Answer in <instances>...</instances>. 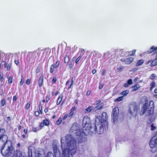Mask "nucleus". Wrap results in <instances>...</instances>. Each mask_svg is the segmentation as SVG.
I'll list each match as a JSON object with an SVG mask.
<instances>
[{"label":"nucleus","instance_id":"62","mask_svg":"<svg viewBox=\"0 0 157 157\" xmlns=\"http://www.w3.org/2000/svg\"><path fill=\"white\" fill-rule=\"evenodd\" d=\"M48 109L47 108H46L44 110V112L45 113H47L48 112Z\"/></svg>","mask_w":157,"mask_h":157},{"label":"nucleus","instance_id":"64","mask_svg":"<svg viewBox=\"0 0 157 157\" xmlns=\"http://www.w3.org/2000/svg\"><path fill=\"white\" fill-rule=\"evenodd\" d=\"M7 119L8 121H11V119L10 117H7Z\"/></svg>","mask_w":157,"mask_h":157},{"label":"nucleus","instance_id":"48","mask_svg":"<svg viewBox=\"0 0 157 157\" xmlns=\"http://www.w3.org/2000/svg\"><path fill=\"white\" fill-rule=\"evenodd\" d=\"M17 98L16 95H14L13 97V102L16 101L17 100Z\"/></svg>","mask_w":157,"mask_h":157},{"label":"nucleus","instance_id":"57","mask_svg":"<svg viewBox=\"0 0 157 157\" xmlns=\"http://www.w3.org/2000/svg\"><path fill=\"white\" fill-rule=\"evenodd\" d=\"M103 87V85L101 83H100L99 86V89H101Z\"/></svg>","mask_w":157,"mask_h":157},{"label":"nucleus","instance_id":"17","mask_svg":"<svg viewBox=\"0 0 157 157\" xmlns=\"http://www.w3.org/2000/svg\"><path fill=\"white\" fill-rule=\"evenodd\" d=\"M134 60V58L133 57H129L126 59V64H129L132 63Z\"/></svg>","mask_w":157,"mask_h":157},{"label":"nucleus","instance_id":"43","mask_svg":"<svg viewBox=\"0 0 157 157\" xmlns=\"http://www.w3.org/2000/svg\"><path fill=\"white\" fill-rule=\"evenodd\" d=\"M124 66H121L117 68V71L118 72L121 71L124 68Z\"/></svg>","mask_w":157,"mask_h":157},{"label":"nucleus","instance_id":"51","mask_svg":"<svg viewBox=\"0 0 157 157\" xmlns=\"http://www.w3.org/2000/svg\"><path fill=\"white\" fill-rule=\"evenodd\" d=\"M14 63L17 65H19V60H14Z\"/></svg>","mask_w":157,"mask_h":157},{"label":"nucleus","instance_id":"28","mask_svg":"<svg viewBox=\"0 0 157 157\" xmlns=\"http://www.w3.org/2000/svg\"><path fill=\"white\" fill-rule=\"evenodd\" d=\"M31 157H33V156L31 153ZM34 157H42V154L39 152L36 153L35 154Z\"/></svg>","mask_w":157,"mask_h":157},{"label":"nucleus","instance_id":"59","mask_svg":"<svg viewBox=\"0 0 157 157\" xmlns=\"http://www.w3.org/2000/svg\"><path fill=\"white\" fill-rule=\"evenodd\" d=\"M129 85L127 83H125L124 84V86L125 87H128V85Z\"/></svg>","mask_w":157,"mask_h":157},{"label":"nucleus","instance_id":"7","mask_svg":"<svg viewBox=\"0 0 157 157\" xmlns=\"http://www.w3.org/2000/svg\"><path fill=\"white\" fill-rule=\"evenodd\" d=\"M143 100L145 103L144 104L140 112V115L141 116L143 115L145 113L147 108L148 100L146 96H144L143 98Z\"/></svg>","mask_w":157,"mask_h":157},{"label":"nucleus","instance_id":"4","mask_svg":"<svg viewBox=\"0 0 157 157\" xmlns=\"http://www.w3.org/2000/svg\"><path fill=\"white\" fill-rule=\"evenodd\" d=\"M5 132V130L4 129H0V151H1V152L4 151L2 150L9 141L8 136L7 135L4 134Z\"/></svg>","mask_w":157,"mask_h":157},{"label":"nucleus","instance_id":"5","mask_svg":"<svg viewBox=\"0 0 157 157\" xmlns=\"http://www.w3.org/2000/svg\"><path fill=\"white\" fill-rule=\"evenodd\" d=\"M129 112L131 115L136 116L138 113V106L136 102L130 104Z\"/></svg>","mask_w":157,"mask_h":157},{"label":"nucleus","instance_id":"13","mask_svg":"<svg viewBox=\"0 0 157 157\" xmlns=\"http://www.w3.org/2000/svg\"><path fill=\"white\" fill-rule=\"evenodd\" d=\"M53 149L54 152L53 157H60V152L57 148V146H55L54 147Z\"/></svg>","mask_w":157,"mask_h":157},{"label":"nucleus","instance_id":"32","mask_svg":"<svg viewBox=\"0 0 157 157\" xmlns=\"http://www.w3.org/2000/svg\"><path fill=\"white\" fill-rule=\"evenodd\" d=\"M6 101L5 99H2L0 101V104L1 106H3L6 104Z\"/></svg>","mask_w":157,"mask_h":157},{"label":"nucleus","instance_id":"58","mask_svg":"<svg viewBox=\"0 0 157 157\" xmlns=\"http://www.w3.org/2000/svg\"><path fill=\"white\" fill-rule=\"evenodd\" d=\"M26 83L27 85L29 84V79H28L26 81Z\"/></svg>","mask_w":157,"mask_h":157},{"label":"nucleus","instance_id":"24","mask_svg":"<svg viewBox=\"0 0 157 157\" xmlns=\"http://www.w3.org/2000/svg\"><path fill=\"white\" fill-rule=\"evenodd\" d=\"M43 122L45 126H48L49 125V121L47 119L44 120Z\"/></svg>","mask_w":157,"mask_h":157},{"label":"nucleus","instance_id":"26","mask_svg":"<svg viewBox=\"0 0 157 157\" xmlns=\"http://www.w3.org/2000/svg\"><path fill=\"white\" fill-rule=\"evenodd\" d=\"M4 65L5 67L6 68L7 70V71L10 70L11 67L10 64L9 63L8 64V63L7 62H5L4 63Z\"/></svg>","mask_w":157,"mask_h":157},{"label":"nucleus","instance_id":"38","mask_svg":"<svg viewBox=\"0 0 157 157\" xmlns=\"http://www.w3.org/2000/svg\"><path fill=\"white\" fill-rule=\"evenodd\" d=\"M156 77V75L154 74H152L150 77V79L151 80L154 79Z\"/></svg>","mask_w":157,"mask_h":157},{"label":"nucleus","instance_id":"36","mask_svg":"<svg viewBox=\"0 0 157 157\" xmlns=\"http://www.w3.org/2000/svg\"><path fill=\"white\" fill-rule=\"evenodd\" d=\"M42 105L41 104V103H40L39 105V109L40 110V113L41 114H43V112L42 111Z\"/></svg>","mask_w":157,"mask_h":157},{"label":"nucleus","instance_id":"55","mask_svg":"<svg viewBox=\"0 0 157 157\" xmlns=\"http://www.w3.org/2000/svg\"><path fill=\"white\" fill-rule=\"evenodd\" d=\"M106 70L105 69L104 70L102 73H101V75H105V73H106Z\"/></svg>","mask_w":157,"mask_h":157},{"label":"nucleus","instance_id":"61","mask_svg":"<svg viewBox=\"0 0 157 157\" xmlns=\"http://www.w3.org/2000/svg\"><path fill=\"white\" fill-rule=\"evenodd\" d=\"M73 67V65L71 63H70L69 64V67L70 68H71Z\"/></svg>","mask_w":157,"mask_h":157},{"label":"nucleus","instance_id":"49","mask_svg":"<svg viewBox=\"0 0 157 157\" xmlns=\"http://www.w3.org/2000/svg\"><path fill=\"white\" fill-rule=\"evenodd\" d=\"M59 94V92L57 91L56 92V93H54V92H52V94L53 96H56Z\"/></svg>","mask_w":157,"mask_h":157},{"label":"nucleus","instance_id":"33","mask_svg":"<svg viewBox=\"0 0 157 157\" xmlns=\"http://www.w3.org/2000/svg\"><path fill=\"white\" fill-rule=\"evenodd\" d=\"M50 94H47L45 96L46 102H48V101L50 100Z\"/></svg>","mask_w":157,"mask_h":157},{"label":"nucleus","instance_id":"41","mask_svg":"<svg viewBox=\"0 0 157 157\" xmlns=\"http://www.w3.org/2000/svg\"><path fill=\"white\" fill-rule=\"evenodd\" d=\"M151 130L152 131L154 130H155L156 128V127L154 126L153 124H152L151 125Z\"/></svg>","mask_w":157,"mask_h":157},{"label":"nucleus","instance_id":"46","mask_svg":"<svg viewBox=\"0 0 157 157\" xmlns=\"http://www.w3.org/2000/svg\"><path fill=\"white\" fill-rule=\"evenodd\" d=\"M127 83L129 85H131L132 84V80L131 79H130L128 80L127 81Z\"/></svg>","mask_w":157,"mask_h":157},{"label":"nucleus","instance_id":"2","mask_svg":"<svg viewBox=\"0 0 157 157\" xmlns=\"http://www.w3.org/2000/svg\"><path fill=\"white\" fill-rule=\"evenodd\" d=\"M108 115L107 113L103 112L101 115V117L100 116H98L95 118V127L94 130L98 134H102L104 131V125L103 123L104 122L106 123V125L107 127L108 126V122L107 120Z\"/></svg>","mask_w":157,"mask_h":157},{"label":"nucleus","instance_id":"21","mask_svg":"<svg viewBox=\"0 0 157 157\" xmlns=\"http://www.w3.org/2000/svg\"><path fill=\"white\" fill-rule=\"evenodd\" d=\"M155 82L154 81H152L150 84V90L152 91L153 88L155 86Z\"/></svg>","mask_w":157,"mask_h":157},{"label":"nucleus","instance_id":"29","mask_svg":"<svg viewBox=\"0 0 157 157\" xmlns=\"http://www.w3.org/2000/svg\"><path fill=\"white\" fill-rule=\"evenodd\" d=\"M62 118L60 117L56 122V124L57 125H60L62 123Z\"/></svg>","mask_w":157,"mask_h":157},{"label":"nucleus","instance_id":"11","mask_svg":"<svg viewBox=\"0 0 157 157\" xmlns=\"http://www.w3.org/2000/svg\"><path fill=\"white\" fill-rule=\"evenodd\" d=\"M101 101L100 100L97 101L95 103L97 105L93 108V112H95L98 110L101 109L103 107V105L101 104Z\"/></svg>","mask_w":157,"mask_h":157},{"label":"nucleus","instance_id":"3","mask_svg":"<svg viewBox=\"0 0 157 157\" xmlns=\"http://www.w3.org/2000/svg\"><path fill=\"white\" fill-rule=\"evenodd\" d=\"M1 154L4 156L7 157H26L23 155L21 152L16 150L15 151L14 148L11 145L8 147L4 151H2Z\"/></svg>","mask_w":157,"mask_h":157},{"label":"nucleus","instance_id":"9","mask_svg":"<svg viewBox=\"0 0 157 157\" xmlns=\"http://www.w3.org/2000/svg\"><path fill=\"white\" fill-rule=\"evenodd\" d=\"M149 145L151 148L156 147L157 146V136H155L151 138L149 142Z\"/></svg>","mask_w":157,"mask_h":157},{"label":"nucleus","instance_id":"6","mask_svg":"<svg viewBox=\"0 0 157 157\" xmlns=\"http://www.w3.org/2000/svg\"><path fill=\"white\" fill-rule=\"evenodd\" d=\"M90 118L87 116H85L83 120V123L84 124L83 127V130H89L90 128Z\"/></svg>","mask_w":157,"mask_h":157},{"label":"nucleus","instance_id":"54","mask_svg":"<svg viewBox=\"0 0 157 157\" xmlns=\"http://www.w3.org/2000/svg\"><path fill=\"white\" fill-rule=\"evenodd\" d=\"M91 90H88L87 91L86 94L87 96H89L90 95V94H91Z\"/></svg>","mask_w":157,"mask_h":157},{"label":"nucleus","instance_id":"12","mask_svg":"<svg viewBox=\"0 0 157 157\" xmlns=\"http://www.w3.org/2000/svg\"><path fill=\"white\" fill-rule=\"evenodd\" d=\"M63 95L62 94H61L58 97L57 100L56 105H60L62 106L63 105L64 102V100L62 101Z\"/></svg>","mask_w":157,"mask_h":157},{"label":"nucleus","instance_id":"14","mask_svg":"<svg viewBox=\"0 0 157 157\" xmlns=\"http://www.w3.org/2000/svg\"><path fill=\"white\" fill-rule=\"evenodd\" d=\"M44 75L43 73H42L38 81V84L39 85V86L40 87H41L42 86L43 81H44Z\"/></svg>","mask_w":157,"mask_h":157},{"label":"nucleus","instance_id":"37","mask_svg":"<svg viewBox=\"0 0 157 157\" xmlns=\"http://www.w3.org/2000/svg\"><path fill=\"white\" fill-rule=\"evenodd\" d=\"M57 81V78L56 76H53V77L52 79V84L55 83Z\"/></svg>","mask_w":157,"mask_h":157},{"label":"nucleus","instance_id":"52","mask_svg":"<svg viewBox=\"0 0 157 157\" xmlns=\"http://www.w3.org/2000/svg\"><path fill=\"white\" fill-rule=\"evenodd\" d=\"M24 82V80H23V78H21V80L20 81V86H22Z\"/></svg>","mask_w":157,"mask_h":157},{"label":"nucleus","instance_id":"40","mask_svg":"<svg viewBox=\"0 0 157 157\" xmlns=\"http://www.w3.org/2000/svg\"><path fill=\"white\" fill-rule=\"evenodd\" d=\"M68 117H69L68 114H66L64 115V116L62 118V120H65Z\"/></svg>","mask_w":157,"mask_h":157},{"label":"nucleus","instance_id":"56","mask_svg":"<svg viewBox=\"0 0 157 157\" xmlns=\"http://www.w3.org/2000/svg\"><path fill=\"white\" fill-rule=\"evenodd\" d=\"M32 131L34 132H36L37 131L36 128L35 127L33 128Z\"/></svg>","mask_w":157,"mask_h":157},{"label":"nucleus","instance_id":"20","mask_svg":"<svg viewBox=\"0 0 157 157\" xmlns=\"http://www.w3.org/2000/svg\"><path fill=\"white\" fill-rule=\"evenodd\" d=\"M151 62L150 65L151 67H152L157 65V60L156 59H155L152 60Z\"/></svg>","mask_w":157,"mask_h":157},{"label":"nucleus","instance_id":"63","mask_svg":"<svg viewBox=\"0 0 157 157\" xmlns=\"http://www.w3.org/2000/svg\"><path fill=\"white\" fill-rule=\"evenodd\" d=\"M96 71L95 69H94L92 71V73L93 74H94L96 73Z\"/></svg>","mask_w":157,"mask_h":157},{"label":"nucleus","instance_id":"47","mask_svg":"<svg viewBox=\"0 0 157 157\" xmlns=\"http://www.w3.org/2000/svg\"><path fill=\"white\" fill-rule=\"evenodd\" d=\"M136 50H132V53L131 54H130V56H134L135 55L136 52Z\"/></svg>","mask_w":157,"mask_h":157},{"label":"nucleus","instance_id":"1","mask_svg":"<svg viewBox=\"0 0 157 157\" xmlns=\"http://www.w3.org/2000/svg\"><path fill=\"white\" fill-rule=\"evenodd\" d=\"M67 139V146L68 147L63 150V157H69L70 155H72L75 154L76 152L77 148L76 141L71 135L68 136Z\"/></svg>","mask_w":157,"mask_h":157},{"label":"nucleus","instance_id":"53","mask_svg":"<svg viewBox=\"0 0 157 157\" xmlns=\"http://www.w3.org/2000/svg\"><path fill=\"white\" fill-rule=\"evenodd\" d=\"M29 107V102H28L25 106V108L27 109H28Z\"/></svg>","mask_w":157,"mask_h":157},{"label":"nucleus","instance_id":"45","mask_svg":"<svg viewBox=\"0 0 157 157\" xmlns=\"http://www.w3.org/2000/svg\"><path fill=\"white\" fill-rule=\"evenodd\" d=\"M59 62L57 60L56 63V64L55 65V66L56 67H57L59 65Z\"/></svg>","mask_w":157,"mask_h":157},{"label":"nucleus","instance_id":"35","mask_svg":"<svg viewBox=\"0 0 157 157\" xmlns=\"http://www.w3.org/2000/svg\"><path fill=\"white\" fill-rule=\"evenodd\" d=\"M78 138H79V140L78 141V144L81 143L83 141V137H82L81 135L79 136V137H78Z\"/></svg>","mask_w":157,"mask_h":157},{"label":"nucleus","instance_id":"22","mask_svg":"<svg viewBox=\"0 0 157 157\" xmlns=\"http://www.w3.org/2000/svg\"><path fill=\"white\" fill-rule=\"evenodd\" d=\"M140 88V86L139 84H136L132 87V91H134Z\"/></svg>","mask_w":157,"mask_h":157},{"label":"nucleus","instance_id":"25","mask_svg":"<svg viewBox=\"0 0 157 157\" xmlns=\"http://www.w3.org/2000/svg\"><path fill=\"white\" fill-rule=\"evenodd\" d=\"M144 62V60L143 59H140L139 60L137 63L136 66H138L141 65Z\"/></svg>","mask_w":157,"mask_h":157},{"label":"nucleus","instance_id":"8","mask_svg":"<svg viewBox=\"0 0 157 157\" xmlns=\"http://www.w3.org/2000/svg\"><path fill=\"white\" fill-rule=\"evenodd\" d=\"M119 112V110L118 107H116L113 109L112 115L113 122L114 124L117 121Z\"/></svg>","mask_w":157,"mask_h":157},{"label":"nucleus","instance_id":"30","mask_svg":"<svg viewBox=\"0 0 157 157\" xmlns=\"http://www.w3.org/2000/svg\"><path fill=\"white\" fill-rule=\"evenodd\" d=\"M7 78H8V83L10 84H11L12 83L13 78L11 77H9V76H7Z\"/></svg>","mask_w":157,"mask_h":157},{"label":"nucleus","instance_id":"34","mask_svg":"<svg viewBox=\"0 0 157 157\" xmlns=\"http://www.w3.org/2000/svg\"><path fill=\"white\" fill-rule=\"evenodd\" d=\"M53 155H54L53 154L52 152L49 151L47 153L46 157H52Z\"/></svg>","mask_w":157,"mask_h":157},{"label":"nucleus","instance_id":"39","mask_svg":"<svg viewBox=\"0 0 157 157\" xmlns=\"http://www.w3.org/2000/svg\"><path fill=\"white\" fill-rule=\"evenodd\" d=\"M82 56V55H80L76 59L75 61V63L76 64H77L78 63L79 61L81 59Z\"/></svg>","mask_w":157,"mask_h":157},{"label":"nucleus","instance_id":"42","mask_svg":"<svg viewBox=\"0 0 157 157\" xmlns=\"http://www.w3.org/2000/svg\"><path fill=\"white\" fill-rule=\"evenodd\" d=\"M44 125H45L44 124L43 122H41L40 123V125H39V128H40V129H41L42 128L44 127Z\"/></svg>","mask_w":157,"mask_h":157},{"label":"nucleus","instance_id":"16","mask_svg":"<svg viewBox=\"0 0 157 157\" xmlns=\"http://www.w3.org/2000/svg\"><path fill=\"white\" fill-rule=\"evenodd\" d=\"M76 109V107L75 106H73L70 109V112L68 114L69 117H71L73 116L74 114V112Z\"/></svg>","mask_w":157,"mask_h":157},{"label":"nucleus","instance_id":"60","mask_svg":"<svg viewBox=\"0 0 157 157\" xmlns=\"http://www.w3.org/2000/svg\"><path fill=\"white\" fill-rule=\"evenodd\" d=\"M121 61L123 62H125V64H126V59H121Z\"/></svg>","mask_w":157,"mask_h":157},{"label":"nucleus","instance_id":"44","mask_svg":"<svg viewBox=\"0 0 157 157\" xmlns=\"http://www.w3.org/2000/svg\"><path fill=\"white\" fill-rule=\"evenodd\" d=\"M40 67L39 66L38 67L36 70V73H39L40 72Z\"/></svg>","mask_w":157,"mask_h":157},{"label":"nucleus","instance_id":"31","mask_svg":"<svg viewBox=\"0 0 157 157\" xmlns=\"http://www.w3.org/2000/svg\"><path fill=\"white\" fill-rule=\"evenodd\" d=\"M123 97L121 96L118 97L116 99H115L114 100V102H116L117 101H120L123 99Z\"/></svg>","mask_w":157,"mask_h":157},{"label":"nucleus","instance_id":"15","mask_svg":"<svg viewBox=\"0 0 157 157\" xmlns=\"http://www.w3.org/2000/svg\"><path fill=\"white\" fill-rule=\"evenodd\" d=\"M157 50V47H154V46H152L151 47L149 50L146 52V53L147 54H149L153 52H154L155 51H156Z\"/></svg>","mask_w":157,"mask_h":157},{"label":"nucleus","instance_id":"19","mask_svg":"<svg viewBox=\"0 0 157 157\" xmlns=\"http://www.w3.org/2000/svg\"><path fill=\"white\" fill-rule=\"evenodd\" d=\"M93 107L92 106H89L88 108L86 109L85 112L86 113H89L92 110L93 111Z\"/></svg>","mask_w":157,"mask_h":157},{"label":"nucleus","instance_id":"10","mask_svg":"<svg viewBox=\"0 0 157 157\" xmlns=\"http://www.w3.org/2000/svg\"><path fill=\"white\" fill-rule=\"evenodd\" d=\"M154 107V101L151 100L150 101L148 105V113L149 115H151L153 114Z\"/></svg>","mask_w":157,"mask_h":157},{"label":"nucleus","instance_id":"18","mask_svg":"<svg viewBox=\"0 0 157 157\" xmlns=\"http://www.w3.org/2000/svg\"><path fill=\"white\" fill-rule=\"evenodd\" d=\"M68 53L67 52V55L64 57V62L65 63H68L70 61V58L69 56L68 55Z\"/></svg>","mask_w":157,"mask_h":157},{"label":"nucleus","instance_id":"23","mask_svg":"<svg viewBox=\"0 0 157 157\" xmlns=\"http://www.w3.org/2000/svg\"><path fill=\"white\" fill-rule=\"evenodd\" d=\"M129 90H128L123 91L121 93V94L123 95V97L127 95L129 93Z\"/></svg>","mask_w":157,"mask_h":157},{"label":"nucleus","instance_id":"27","mask_svg":"<svg viewBox=\"0 0 157 157\" xmlns=\"http://www.w3.org/2000/svg\"><path fill=\"white\" fill-rule=\"evenodd\" d=\"M56 68L54 64H52L50 67V72L51 73H52L54 72V69Z\"/></svg>","mask_w":157,"mask_h":157},{"label":"nucleus","instance_id":"50","mask_svg":"<svg viewBox=\"0 0 157 157\" xmlns=\"http://www.w3.org/2000/svg\"><path fill=\"white\" fill-rule=\"evenodd\" d=\"M40 114V112L38 111H36L35 112V114L36 116H38Z\"/></svg>","mask_w":157,"mask_h":157}]
</instances>
